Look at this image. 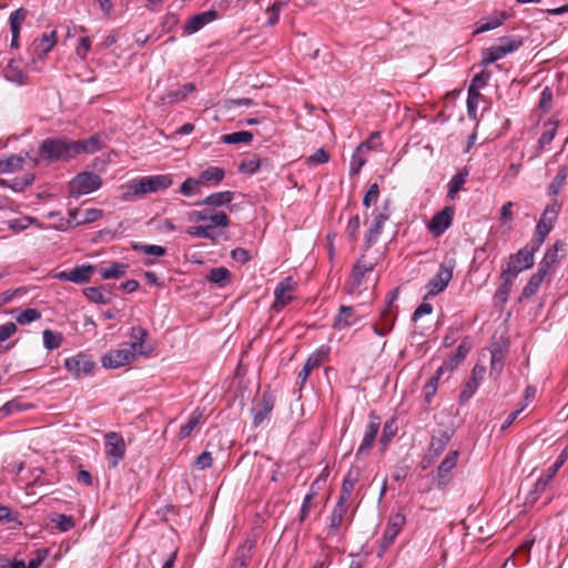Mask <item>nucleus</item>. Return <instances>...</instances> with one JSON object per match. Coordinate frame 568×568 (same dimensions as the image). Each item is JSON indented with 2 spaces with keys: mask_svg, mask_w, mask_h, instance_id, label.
Instances as JSON below:
<instances>
[{
  "mask_svg": "<svg viewBox=\"0 0 568 568\" xmlns=\"http://www.w3.org/2000/svg\"><path fill=\"white\" fill-rule=\"evenodd\" d=\"M170 175H150L132 180L123 193L124 200H133L149 193H155L168 189L172 184Z\"/></svg>",
  "mask_w": 568,
  "mask_h": 568,
  "instance_id": "nucleus-1",
  "label": "nucleus"
},
{
  "mask_svg": "<svg viewBox=\"0 0 568 568\" xmlns=\"http://www.w3.org/2000/svg\"><path fill=\"white\" fill-rule=\"evenodd\" d=\"M39 155L49 161H68L75 156L73 141L65 138H48L39 146Z\"/></svg>",
  "mask_w": 568,
  "mask_h": 568,
  "instance_id": "nucleus-2",
  "label": "nucleus"
},
{
  "mask_svg": "<svg viewBox=\"0 0 568 568\" xmlns=\"http://www.w3.org/2000/svg\"><path fill=\"white\" fill-rule=\"evenodd\" d=\"M540 246L541 245L536 241L526 244L517 253L510 255L507 266L504 270L507 271V273H510V275L517 277L520 272L528 270L534 265V255Z\"/></svg>",
  "mask_w": 568,
  "mask_h": 568,
  "instance_id": "nucleus-3",
  "label": "nucleus"
},
{
  "mask_svg": "<svg viewBox=\"0 0 568 568\" xmlns=\"http://www.w3.org/2000/svg\"><path fill=\"white\" fill-rule=\"evenodd\" d=\"M102 184L101 176L93 172H81L69 182V193L78 199L97 191Z\"/></svg>",
  "mask_w": 568,
  "mask_h": 568,
  "instance_id": "nucleus-4",
  "label": "nucleus"
},
{
  "mask_svg": "<svg viewBox=\"0 0 568 568\" xmlns=\"http://www.w3.org/2000/svg\"><path fill=\"white\" fill-rule=\"evenodd\" d=\"M455 265H456V262L453 258L448 260L439 265L438 271L428 281V283L426 285L427 294H426L425 298L434 297L445 291V288L448 286L449 282L453 278V272H454Z\"/></svg>",
  "mask_w": 568,
  "mask_h": 568,
  "instance_id": "nucleus-5",
  "label": "nucleus"
},
{
  "mask_svg": "<svg viewBox=\"0 0 568 568\" xmlns=\"http://www.w3.org/2000/svg\"><path fill=\"white\" fill-rule=\"evenodd\" d=\"M559 210H560V204L557 201V199H554L551 201V203L545 207V210L541 214V217L536 225V233H535L534 241H536L538 244L542 245V243L546 240V236L552 230L554 224L558 217Z\"/></svg>",
  "mask_w": 568,
  "mask_h": 568,
  "instance_id": "nucleus-6",
  "label": "nucleus"
},
{
  "mask_svg": "<svg viewBox=\"0 0 568 568\" xmlns=\"http://www.w3.org/2000/svg\"><path fill=\"white\" fill-rule=\"evenodd\" d=\"M273 393H255L252 399L251 414L253 417V426L258 427L268 418L274 407Z\"/></svg>",
  "mask_w": 568,
  "mask_h": 568,
  "instance_id": "nucleus-7",
  "label": "nucleus"
},
{
  "mask_svg": "<svg viewBox=\"0 0 568 568\" xmlns=\"http://www.w3.org/2000/svg\"><path fill=\"white\" fill-rule=\"evenodd\" d=\"M102 215L103 211L100 209H87L82 212L79 210H71L69 212V219H61L60 224L54 227L59 231H65L78 225L95 222L102 217Z\"/></svg>",
  "mask_w": 568,
  "mask_h": 568,
  "instance_id": "nucleus-8",
  "label": "nucleus"
},
{
  "mask_svg": "<svg viewBox=\"0 0 568 568\" xmlns=\"http://www.w3.org/2000/svg\"><path fill=\"white\" fill-rule=\"evenodd\" d=\"M406 524V516L402 513H396L392 515L388 519L387 526L384 530L383 537L381 539L379 549L377 552V557L382 558L387 549L392 546L395 538Z\"/></svg>",
  "mask_w": 568,
  "mask_h": 568,
  "instance_id": "nucleus-9",
  "label": "nucleus"
},
{
  "mask_svg": "<svg viewBox=\"0 0 568 568\" xmlns=\"http://www.w3.org/2000/svg\"><path fill=\"white\" fill-rule=\"evenodd\" d=\"M64 366L75 378L90 376L95 369L94 361L90 355L84 353H79L74 356L68 357L64 361Z\"/></svg>",
  "mask_w": 568,
  "mask_h": 568,
  "instance_id": "nucleus-10",
  "label": "nucleus"
},
{
  "mask_svg": "<svg viewBox=\"0 0 568 568\" xmlns=\"http://www.w3.org/2000/svg\"><path fill=\"white\" fill-rule=\"evenodd\" d=\"M454 434L455 429L449 426H438L434 429L428 446L430 456L428 464H433L434 460L445 450Z\"/></svg>",
  "mask_w": 568,
  "mask_h": 568,
  "instance_id": "nucleus-11",
  "label": "nucleus"
},
{
  "mask_svg": "<svg viewBox=\"0 0 568 568\" xmlns=\"http://www.w3.org/2000/svg\"><path fill=\"white\" fill-rule=\"evenodd\" d=\"M136 358L133 349L123 344L121 348L111 349L101 358L102 366L109 369L120 368L132 363Z\"/></svg>",
  "mask_w": 568,
  "mask_h": 568,
  "instance_id": "nucleus-12",
  "label": "nucleus"
},
{
  "mask_svg": "<svg viewBox=\"0 0 568 568\" xmlns=\"http://www.w3.org/2000/svg\"><path fill=\"white\" fill-rule=\"evenodd\" d=\"M105 454L110 458V467L115 468L125 455V442L123 437L110 432L105 435Z\"/></svg>",
  "mask_w": 568,
  "mask_h": 568,
  "instance_id": "nucleus-13",
  "label": "nucleus"
},
{
  "mask_svg": "<svg viewBox=\"0 0 568 568\" xmlns=\"http://www.w3.org/2000/svg\"><path fill=\"white\" fill-rule=\"evenodd\" d=\"M471 349V339L467 336L463 338L456 351L437 369L438 375L450 374L466 358Z\"/></svg>",
  "mask_w": 568,
  "mask_h": 568,
  "instance_id": "nucleus-14",
  "label": "nucleus"
},
{
  "mask_svg": "<svg viewBox=\"0 0 568 568\" xmlns=\"http://www.w3.org/2000/svg\"><path fill=\"white\" fill-rule=\"evenodd\" d=\"M458 457V450H450L437 467L436 486L438 489H444L450 483Z\"/></svg>",
  "mask_w": 568,
  "mask_h": 568,
  "instance_id": "nucleus-15",
  "label": "nucleus"
},
{
  "mask_svg": "<svg viewBox=\"0 0 568 568\" xmlns=\"http://www.w3.org/2000/svg\"><path fill=\"white\" fill-rule=\"evenodd\" d=\"M97 271V267L91 264L78 265L70 271H61L54 275L60 281H69L77 284H84L91 280L92 274Z\"/></svg>",
  "mask_w": 568,
  "mask_h": 568,
  "instance_id": "nucleus-16",
  "label": "nucleus"
},
{
  "mask_svg": "<svg viewBox=\"0 0 568 568\" xmlns=\"http://www.w3.org/2000/svg\"><path fill=\"white\" fill-rule=\"evenodd\" d=\"M454 213L455 209L453 206H445L432 217L428 223V231L434 236H440L444 234L453 223Z\"/></svg>",
  "mask_w": 568,
  "mask_h": 568,
  "instance_id": "nucleus-17",
  "label": "nucleus"
},
{
  "mask_svg": "<svg viewBox=\"0 0 568 568\" xmlns=\"http://www.w3.org/2000/svg\"><path fill=\"white\" fill-rule=\"evenodd\" d=\"M368 418L369 420L368 424L366 425L362 443L356 453L357 456L366 454L373 447V444L375 443L376 436L379 430V416H377L375 412H372Z\"/></svg>",
  "mask_w": 568,
  "mask_h": 568,
  "instance_id": "nucleus-18",
  "label": "nucleus"
},
{
  "mask_svg": "<svg viewBox=\"0 0 568 568\" xmlns=\"http://www.w3.org/2000/svg\"><path fill=\"white\" fill-rule=\"evenodd\" d=\"M329 355V348L327 346H321L317 348L314 353H312L308 358L306 359L303 368L298 373V379L301 381L302 385L306 382L310 373L314 368H318L321 365H323Z\"/></svg>",
  "mask_w": 568,
  "mask_h": 568,
  "instance_id": "nucleus-19",
  "label": "nucleus"
},
{
  "mask_svg": "<svg viewBox=\"0 0 568 568\" xmlns=\"http://www.w3.org/2000/svg\"><path fill=\"white\" fill-rule=\"evenodd\" d=\"M129 337L131 342L126 345L133 349L135 355H149L152 352V348L145 344L149 333L142 326L131 327Z\"/></svg>",
  "mask_w": 568,
  "mask_h": 568,
  "instance_id": "nucleus-20",
  "label": "nucleus"
},
{
  "mask_svg": "<svg viewBox=\"0 0 568 568\" xmlns=\"http://www.w3.org/2000/svg\"><path fill=\"white\" fill-rule=\"evenodd\" d=\"M359 318L354 306L342 305L334 317L332 326L336 331H343L357 324Z\"/></svg>",
  "mask_w": 568,
  "mask_h": 568,
  "instance_id": "nucleus-21",
  "label": "nucleus"
},
{
  "mask_svg": "<svg viewBox=\"0 0 568 568\" xmlns=\"http://www.w3.org/2000/svg\"><path fill=\"white\" fill-rule=\"evenodd\" d=\"M293 288L294 282L292 277H285L276 285L274 290L275 301L272 305L273 310L278 312L293 300V296L291 295Z\"/></svg>",
  "mask_w": 568,
  "mask_h": 568,
  "instance_id": "nucleus-22",
  "label": "nucleus"
},
{
  "mask_svg": "<svg viewBox=\"0 0 568 568\" xmlns=\"http://www.w3.org/2000/svg\"><path fill=\"white\" fill-rule=\"evenodd\" d=\"M74 153L79 154H92L103 148V142L100 134H94L84 140L73 141Z\"/></svg>",
  "mask_w": 568,
  "mask_h": 568,
  "instance_id": "nucleus-23",
  "label": "nucleus"
},
{
  "mask_svg": "<svg viewBox=\"0 0 568 568\" xmlns=\"http://www.w3.org/2000/svg\"><path fill=\"white\" fill-rule=\"evenodd\" d=\"M389 219V214L387 212H379L374 216V220L365 235V241L367 246H372L377 242L378 236L382 233L384 223Z\"/></svg>",
  "mask_w": 568,
  "mask_h": 568,
  "instance_id": "nucleus-24",
  "label": "nucleus"
},
{
  "mask_svg": "<svg viewBox=\"0 0 568 568\" xmlns=\"http://www.w3.org/2000/svg\"><path fill=\"white\" fill-rule=\"evenodd\" d=\"M347 504L348 503H341V500L337 499L336 505L328 516V536H335L339 529L344 515L347 510Z\"/></svg>",
  "mask_w": 568,
  "mask_h": 568,
  "instance_id": "nucleus-25",
  "label": "nucleus"
},
{
  "mask_svg": "<svg viewBox=\"0 0 568 568\" xmlns=\"http://www.w3.org/2000/svg\"><path fill=\"white\" fill-rule=\"evenodd\" d=\"M84 295L90 302L102 305L109 304L113 300L112 291L103 285L87 287Z\"/></svg>",
  "mask_w": 568,
  "mask_h": 568,
  "instance_id": "nucleus-26",
  "label": "nucleus"
},
{
  "mask_svg": "<svg viewBox=\"0 0 568 568\" xmlns=\"http://www.w3.org/2000/svg\"><path fill=\"white\" fill-rule=\"evenodd\" d=\"M34 407V404L24 400L22 396H17L0 408V417H8L23 410L32 409Z\"/></svg>",
  "mask_w": 568,
  "mask_h": 568,
  "instance_id": "nucleus-27",
  "label": "nucleus"
},
{
  "mask_svg": "<svg viewBox=\"0 0 568 568\" xmlns=\"http://www.w3.org/2000/svg\"><path fill=\"white\" fill-rule=\"evenodd\" d=\"M213 21V9L206 10L191 18L184 26V33L192 34L201 30L205 24Z\"/></svg>",
  "mask_w": 568,
  "mask_h": 568,
  "instance_id": "nucleus-28",
  "label": "nucleus"
},
{
  "mask_svg": "<svg viewBox=\"0 0 568 568\" xmlns=\"http://www.w3.org/2000/svg\"><path fill=\"white\" fill-rule=\"evenodd\" d=\"M358 479H359V470L358 469H351L347 471V474L345 475V477L343 479L341 494L338 496V499L341 500V503H348V499H349Z\"/></svg>",
  "mask_w": 568,
  "mask_h": 568,
  "instance_id": "nucleus-29",
  "label": "nucleus"
},
{
  "mask_svg": "<svg viewBox=\"0 0 568 568\" xmlns=\"http://www.w3.org/2000/svg\"><path fill=\"white\" fill-rule=\"evenodd\" d=\"M57 43V32L43 33L33 41L34 53L39 57L45 55Z\"/></svg>",
  "mask_w": 568,
  "mask_h": 568,
  "instance_id": "nucleus-30",
  "label": "nucleus"
},
{
  "mask_svg": "<svg viewBox=\"0 0 568 568\" xmlns=\"http://www.w3.org/2000/svg\"><path fill=\"white\" fill-rule=\"evenodd\" d=\"M548 275L545 274L544 271L538 270L535 274H532L523 288L521 298H530L539 291L541 283L546 280Z\"/></svg>",
  "mask_w": 568,
  "mask_h": 568,
  "instance_id": "nucleus-31",
  "label": "nucleus"
},
{
  "mask_svg": "<svg viewBox=\"0 0 568 568\" xmlns=\"http://www.w3.org/2000/svg\"><path fill=\"white\" fill-rule=\"evenodd\" d=\"M500 278L503 280V283L497 288L495 293V300L498 301L501 304H505L508 300L509 293L511 291L513 282L516 278V276L510 275V273H507V271L503 270L500 274Z\"/></svg>",
  "mask_w": 568,
  "mask_h": 568,
  "instance_id": "nucleus-32",
  "label": "nucleus"
},
{
  "mask_svg": "<svg viewBox=\"0 0 568 568\" xmlns=\"http://www.w3.org/2000/svg\"><path fill=\"white\" fill-rule=\"evenodd\" d=\"M559 250H562V245L560 243H556L552 247H549L546 251V253L539 264L538 270L544 271L545 274L548 275L549 270L552 266H555L559 261V255H558Z\"/></svg>",
  "mask_w": 568,
  "mask_h": 568,
  "instance_id": "nucleus-33",
  "label": "nucleus"
},
{
  "mask_svg": "<svg viewBox=\"0 0 568 568\" xmlns=\"http://www.w3.org/2000/svg\"><path fill=\"white\" fill-rule=\"evenodd\" d=\"M469 172L467 168H463L459 170L449 181L448 183V192L447 196L450 200H454L457 193L462 190L463 185L466 183L467 176Z\"/></svg>",
  "mask_w": 568,
  "mask_h": 568,
  "instance_id": "nucleus-34",
  "label": "nucleus"
},
{
  "mask_svg": "<svg viewBox=\"0 0 568 568\" xmlns=\"http://www.w3.org/2000/svg\"><path fill=\"white\" fill-rule=\"evenodd\" d=\"M506 352L497 346L490 351V375L497 377L504 369Z\"/></svg>",
  "mask_w": 568,
  "mask_h": 568,
  "instance_id": "nucleus-35",
  "label": "nucleus"
},
{
  "mask_svg": "<svg viewBox=\"0 0 568 568\" xmlns=\"http://www.w3.org/2000/svg\"><path fill=\"white\" fill-rule=\"evenodd\" d=\"M4 79L17 83L19 85H22L27 81V74L19 68V65L11 60L6 69L3 70Z\"/></svg>",
  "mask_w": 568,
  "mask_h": 568,
  "instance_id": "nucleus-36",
  "label": "nucleus"
},
{
  "mask_svg": "<svg viewBox=\"0 0 568 568\" xmlns=\"http://www.w3.org/2000/svg\"><path fill=\"white\" fill-rule=\"evenodd\" d=\"M195 90L194 84L192 83H185L182 87L170 90L163 98L164 103H175L178 101H181L185 99L191 92Z\"/></svg>",
  "mask_w": 568,
  "mask_h": 568,
  "instance_id": "nucleus-37",
  "label": "nucleus"
},
{
  "mask_svg": "<svg viewBox=\"0 0 568 568\" xmlns=\"http://www.w3.org/2000/svg\"><path fill=\"white\" fill-rule=\"evenodd\" d=\"M558 128V121L549 120L544 124V132L538 140V152L551 143Z\"/></svg>",
  "mask_w": 568,
  "mask_h": 568,
  "instance_id": "nucleus-38",
  "label": "nucleus"
},
{
  "mask_svg": "<svg viewBox=\"0 0 568 568\" xmlns=\"http://www.w3.org/2000/svg\"><path fill=\"white\" fill-rule=\"evenodd\" d=\"M128 270V264L113 262L108 267H101L99 270V273L102 278L110 280V278H120L125 275Z\"/></svg>",
  "mask_w": 568,
  "mask_h": 568,
  "instance_id": "nucleus-39",
  "label": "nucleus"
},
{
  "mask_svg": "<svg viewBox=\"0 0 568 568\" xmlns=\"http://www.w3.org/2000/svg\"><path fill=\"white\" fill-rule=\"evenodd\" d=\"M398 430L397 418L392 417L385 422L379 444L383 448H386L392 439L396 436Z\"/></svg>",
  "mask_w": 568,
  "mask_h": 568,
  "instance_id": "nucleus-40",
  "label": "nucleus"
},
{
  "mask_svg": "<svg viewBox=\"0 0 568 568\" xmlns=\"http://www.w3.org/2000/svg\"><path fill=\"white\" fill-rule=\"evenodd\" d=\"M371 146L368 145V143H362L359 144L353 156H352V160H351V174L355 175L357 174L361 169L364 166V164L366 163V159L362 155L364 150H369Z\"/></svg>",
  "mask_w": 568,
  "mask_h": 568,
  "instance_id": "nucleus-41",
  "label": "nucleus"
},
{
  "mask_svg": "<svg viewBox=\"0 0 568 568\" xmlns=\"http://www.w3.org/2000/svg\"><path fill=\"white\" fill-rule=\"evenodd\" d=\"M567 178L568 166H561L548 186L549 195L557 196L562 186L565 185Z\"/></svg>",
  "mask_w": 568,
  "mask_h": 568,
  "instance_id": "nucleus-42",
  "label": "nucleus"
},
{
  "mask_svg": "<svg viewBox=\"0 0 568 568\" xmlns=\"http://www.w3.org/2000/svg\"><path fill=\"white\" fill-rule=\"evenodd\" d=\"M24 159L20 155L12 154L0 161L1 174L12 173L22 168Z\"/></svg>",
  "mask_w": 568,
  "mask_h": 568,
  "instance_id": "nucleus-43",
  "label": "nucleus"
},
{
  "mask_svg": "<svg viewBox=\"0 0 568 568\" xmlns=\"http://www.w3.org/2000/svg\"><path fill=\"white\" fill-rule=\"evenodd\" d=\"M220 140L225 144L250 143L253 140V134L250 131H237L223 134Z\"/></svg>",
  "mask_w": 568,
  "mask_h": 568,
  "instance_id": "nucleus-44",
  "label": "nucleus"
},
{
  "mask_svg": "<svg viewBox=\"0 0 568 568\" xmlns=\"http://www.w3.org/2000/svg\"><path fill=\"white\" fill-rule=\"evenodd\" d=\"M234 197L235 193L231 191L215 192V209L224 206L229 212L236 211L237 205L232 204Z\"/></svg>",
  "mask_w": 568,
  "mask_h": 568,
  "instance_id": "nucleus-45",
  "label": "nucleus"
},
{
  "mask_svg": "<svg viewBox=\"0 0 568 568\" xmlns=\"http://www.w3.org/2000/svg\"><path fill=\"white\" fill-rule=\"evenodd\" d=\"M506 55L503 48L498 45H493L486 50L483 51V59L481 64L487 67L500 59H503Z\"/></svg>",
  "mask_w": 568,
  "mask_h": 568,
  "instance_id": "nucleus-46",
  "label": "nucleus"
},
{
  "mask_svg": "<svg viewBox=\"0 0 568 568\" xmlns=\"http://www.w3.org/2000/svg\"><path fill=\"white\" fill-rule=\"evenodd\" d=\"M186 233L194 237L213 240V223L190 226Z\"/></svg>",
  "mask_w": 568,
  "mask_h": 568,
  "instance_id": "nucleus-47",
  "label": "nucleus"
},
{
  "mask_svg": "<svg viewBox=\"0 0 568 568\" xmlns=\"http://www.w3.org/2000/svg\"><path fill=\"white\" fill-rule=\"evenodd\" d=\"M42 337L43 345L49 351L59 348L63 341V336L61 333H57L51 329H44L42 333Z\"/></svg>",
  "mask_w": 568,
  "mask_h": 568,
  "instance_id": "nucleus-48",
  "label": "nucleus"
},
{
  "mask_svg": "<svg viewBox=\"0 0 568 568\" xmlns=\"http://www.w3.org/2000/svg\"><path fill=\"white\" fill-rule=\"evenodd\" d=\"M261 160L257 155H252L251 158L243 159L239 164V172L243 174H254L260 170Z\"/></svg>",
  "mask_w": 568,
  "mask_h": 568,
  "instance_id": "nucleus-49",
  "label": "nucleus"
},
{
  "mask_svg": "<svg viewBox=\"0 0 568 568\" xmlns=\"http://www.w3.org/2000/svg\"><path fill=\"white\" fill-rule=\"evenodd\" d=\"M254 101L248 98H241V99H227L223 102H219L215 104L217 106V112L222 113L223 111H227L232 109L233 106H250L253 105Z\"/></svg>",
  "mask_w": 568,
  "mask_h": 568,
  "instance_id": "nucleus-50",
  "label": "nucleus"
},
{
  "mask_svg": "<svg viewBox=\"0 0 568 568\" xmlns=\"http://www.w3.org/2000/svg\"><path fill=\"white\" fill-rule=\"evenodd\" d=\"M534 397H535V393H525V400H526V403L523 404L519 408H517L514 412H511L506 417V419L504 420V423L500 426V432H505L506 429H508L513 425V423L517 419L519 414L526 408L528 402L532 400Z\"/></svg>",
  "mask_w": 568,
  "mask_h": 568,
  "instance_id": "nucleus-51",
  "label": "nucleus"
},
{
  "mask_svg": "<svg viewBox=\"0 0 568 568\" xmlns=\"http://www.w3.org/2000/svg\"><path fill=\"white\" fill-rule=\"evenodd\" d=\"M189 221L193 223H213V207H205L203 210H194L189 213Z\"/></svg>",
  "mask_w": 568,
  "mask_h": 568,
  "instance_id": "nucleus-52",
  "label": "nucleus"
},
{
  "mask_svg": "<svg viewBox=\"0 0 568 568\" xmlns=\"http://www.w3.org/2000/svg\"><path fill=\"white\" fill-rule=\"evenodd\" d=\"M480 98V92H475L474 89H468L466 103L468 116L470 119L475 120L477 118V105Z\"/></svg>",
  "mask_w": 568,
  "mask_h": 568,
  "instance_id": "nucleus-53",
  "label": "nucleus"
},
{
  "mask_svg": "<svg viewBox=\"0 0 568 568\" xmlns=\"http://www.w3.org/2000/svg\"><path fill=\"white\" fill-rule=\"evenodd\" d=\"M27 16H28V11L24 8H19L17 10H14L13 12H11L10 18H9L10 30L20 32L21 24L26 20Z\"/></svg>",
  "mask_w": 568,
  "mask_h": 568,
  "instance_id": "nucleus-54",
  "label": "nucleus"
},
{
  "mask_svg": "<svg viewBox=\"0 0 568 568\" xmlns=\"http://www.w3.org/2000/svg\"><path fill=\"white\" fill-rule=\"evenodd\" d=\"M202 414L194 412L187 423L180 428L179 438L184 439L191 435L193 429L199 425Z\"/></svg>",
  "mask_w": 568,
  "mask_h": 568,
  "instance_id": "nucleus-55",
  "label": "nucleus"
},
{
  "mask_svg": "<svg viewBox=\"0 0 568 568\" xmlns=\"http://www.w3.org/2000/svg\"><path fill=\"white\" fill-rule=\"evenodd\" d=\"M491 77V73L487 70H483L475 74L468 89H474L475 92H479L480 89L485 88Z\"/></svg>",
  "mask_w": 568,
  "mask_h": 568,
  "instance_id": "nucleus-56",
  "label": "nucleus"
},
{
  "mask_svg": "<svg viewBox=\"0 0 568 568\" xmlns=\"http://www.w3.org/2000/svg\"><path fill=\"white\" fill-rule=\"evenodd\" d=\"M232 277V273L226 267H215V286L225 287L230 285Z\"/></svg>",
  "mask_w": 568,
  "mask_h": 568,
  "instance_id": "nucleus-57",
  "label": "nucleus"
},
{
  "mask_svg": "<svg viewBox=\"0 0 568 568\" xmlns=\"http://www.w3.org/2000/svg\"><path fill=\"white\" fill-rule=\"evenodd\" d=\"M52 523L60 531H68L74 527V520L72 516L59 514L52 518Z\"/></svg>",
  "mask_w": 568,
  "mask_h": 568,
  "instance_id": "nucleus-58",
  "label": "nucleus"
},
{
  "mask_svg": "<svg viewBox=\"0 0 568 568\" xmlns=\"http://www.w3.org/2000/svg\"><path fill=\"white\" fill-rule=\"evenodd\" d=\"M538 108L544 113H548L552 108V91L549 87H545L541 91Z\"/></svg>",
  "mask_w": 568,
  "mask_h": 568,
  "instance_id": "nucleus-59",
  "label": "nucleus"
},
{
  "mask_svg": "<svg viewBox=\"0 0 568 568\" xmlns=\"http://www.w3.org/2000/svg\"><path fill=\"white\" fill-rule=\"evenodd\" d=\"M505 19H506L505 14H501L500 18L491 17V18L485 19L484 21H481V23L478 27L476 32L480 33V32H487V31L494 30V29L498 28L499 26H501Z\"/></svg>",
  "mask_w": 568,
  "mask_h": 568,
  "instance_id": "nucleus-60",
  "label": "nucleus"
},
{
  "mask_svg": "<svg viewBox=\"0 0 568 568\" xmlns=\"http://www.w3.org/2000/svg\"><path fill=\"white\" fill-rule=\"evenodd\" d=\"M180 192L185 196H190L193 194H200L201 193L200 182L195 181L194 178H189L182 183V185L180 187Z\"/></svg>",
  "mask_w": 568,
  "mask_h": 568,
  "instance_id": "nucleus-61",
  "label": "nucleus"
},
{
  "mask_svg": "<svg viewBox=\"0 0 568 568\" xmlns=\"http://www.w3.org/2000/svg\"><path fill=\"white\" fill-rule=\"evenodd\" d=\"M41 317L40 311L36 308H27L21 312L17 317V322L21 325L32 323Z\"/></svg>",
  "mask_w": 568,
  "mask_h": 568,
  "instance_id": "nucleus-62",
  "label": "nucleus"
},
{
  "mask_svg": "<svg viewBox=\"0 0 568 568\" xmlns=\"http://www.w3.org/2000/svg\"><path fill=\"white\" fill-rule=\"evenodd\" d=\"M329 161V154L328 152L321 148L316 150V152L312 155H310L306 160V164L310 166H316L323 163H327Z\"/></svg>",
  "mask_w": 568,
  "mask_h": 568,
  "instance_id": "nucleus-63",
  "label": "nucleus"
},
{
  "mask_svg": "<svg viewBox=\"0 0 568 568\" xmlns=\"http://www.w3.org/2000/svg\"><path fill=\"white\" fill-rule=\"evenodd\" d=\"M379 197V186L377 183L371 184L367 192L363 197V205L365 207H369L372 204H375Z\"/></svg>",
  "mask_w": 568,
  "mask_h": 568,
  "instance_id": "nucleus-64",
  "label": "nucleus"
}]
</instances>
